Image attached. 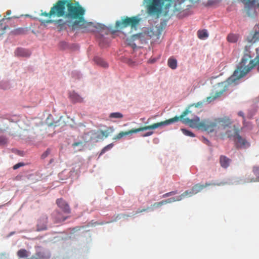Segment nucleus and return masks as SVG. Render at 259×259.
<instances>
[{
    "instance_id": "f257e3e1",
    "label": "nucleus",
    "mask_w": 259,
    "mask_h": 259,
    "mask_svg": "<svg viewBox=\"0 0 259 259\" xmlns=\"http://www.w3.org/2000/svg\"><path fill=\"white\" fill-rule=\"evenodd\" d=\"M250 56L245 55L241 62L237 65L233 74L227 80L221 82L213 87L211 96L207 98V102L210 103L220 97L227 91H232V88L240 82V79L245 76L255 67L259 72V59L255 58L250 60Z\"/></svg>"
},
{
    "instance_id": "f03ea898",
    "label": "nucleus",
    "mask_w": 259,
    "mask_h": 259,
    "mask_svg": "<svg viewBox=\"0 0 259 259\" xmlns=\"http://www.w3.org/2000/svg\"><path fill=\"white\" fill-rule=\"evenodd\" d=\"M84 13L85 10L78 4H74L70 0H67L66 4L65 18H67L68 27L73 30H80L83 32L98 31L106 28L104 24L86 21L83 17Z\"/></svg>"
},
{
    "instance_id": "7ed1b4c3",
    "label": "nucleus",
    "mask_w": 259,
    "mask_h": 259,
    "mask_svg": "<svg viewBox=\"0 0 259 259\" xmlns=\"http://www.w3.org/2000/svg\"><path fill=\"white\" fill-rule=\"evenodd\" d=\"M202 125L205 130L209 133L215 132L229 139L233 138L234 140L239 135L238 130L225 120L221 119L215 122L205 121Z\"/></svg>"
},
{
    "instance_id": "20e7f679",
    "label": "nucleus",
    "mask_w": 259,
    "mask_h": 259,
    "mask_svg": "<svg viewBox=\"0 0 259 259\" xmlns=\"http://www.w3.org/2000/svg\"><path fill=\"white\" fill-rule=\"evenodd\" d=\"M203 103L201 102H199L196 104H194L191 105L188 109L186 110L180 116L181 121L183 123L189 125L190 127L192 128L197 127L200 118L197 116H194V117L191 119L189 118H186V116L189 113L192 112V110H191L190 109L193 107H201L202 106Z\"/></svg>"
},
{
    "instance_id": "39448f33",
    "label": "nucleus",
    "mask_w": 259,
    "mask_h": 259,
    "mask_svg": "<svg viewBox=\"0 0 259 259\" xmlns=\"http://www.w3.org/2000/svg\"><path fill=\"white\" fill-rule=\"evenodd\" d=\"M106 28L100 30L91 31L90 32H97L96 37L98 40L99 46L101 48H104L107 46L109 43V39L105 36L107 35L109 31H111V26H106Z\"/></svg>"
},
{
    "instance_id": "423d86ee",
    "label": "nucleus",
    "mask_w": 259,
    "mask_h": 259,
    "mask_svg": "<svg viewBox=\"0 0 259 259\" xmlns=\"http://www.w3.org/2000/svg\"><path fill=\"white\" fill-rule=\"evenodd\" d=\"M67 0H60L56 5L53 6L50 11V16H63L65 18L66 4Z\"/></svg>"
},
{
    "instance_id": "0eeeda50",
    "label": "nucleus",
    "mask_w": 259,
    "mask_h": 259,
    "mask_svg": "<svg viewBox=\"0 0 259 259\" xmlns=\"http://www.w3.org/2000/svg\"><path fill=\"white\" fill-rule=\"evenodd\" d=\"M180 120L181 121L180 117L176 116L174 118L165 120L163 121L155 123L151 125L146 126L143 127V129L144 131L147 130H153L158 128H161L165 126H167L174 123L177 122Z\"/></svg>"
},
{
    "instance_id": "6e6552de",
    "label": "nucleus",
    "mask_w": 259,
    "mask_h": 259,
    "mask_svg": "<svg viewBox=\"0 0 259 259\" xmlns=\"http://www.w3.org/2000/svg\"><path fill=\"white\" fill-rule=\"evenodd\" d=\"M172 0H153V5L148 8L149 13L151 15L157 14L162 11V8L165 2H171Z\"/></svg>"
},
{
    "instance_id": "1a4fd4ad",
    "label": "nucleus",
    "mask_w": 259,
    "mask_h": 259,
    "mask_svg": "<svg viewBox=\"0 0 259 259\" xmlns=\"http://www.w3.org/2000/svg\"><path fill=\"white\" fill-rule=\"evenodd\" d=\"M34 248L35 253L32 258L49 259L51 257V253L49 249L38 245L35 246Z\"/></svg>"
},
{
    "instance_id": "9d476101",
    "label": "nucleus",
    "mask_w": 259,
    "mask_h": 259,
    "mask_svg": "<svg viewBox=\"0 0 259 259\" xmlns=\"http://www.w3.org/2000/svg\"><path fill=\"white\" fill-rule=\"evenodd\" d=\"M227 185H239L243 184L246 183L255 182L254 178H250L245 177H233L226 179Z\"/></svg>"
},
{
    "instance_id": "9b49d317",
    "label": "nucleus",
    "mask_w": 259,
    "mask_h": 259,
    "mask_svg": "<svg viewBox=\"0 0 259 259\" xmlns=\"http://www.w3.org/2000/svg\"><path fill=\"white\" fill-rule=\"evenodd\" d=\"M244 4L248 16L253 15L255 12V6L256 3L259 6V0H240Z\"/></svg>"
},
{
    "instance_id": "f8f14e48",
    "label": "nucleus",
    "mask_w": 259,
    "mask_h": 259,
    "mask_svg": "<svg viewBox=\"0 0 259 259\" xmlns=\"http://www.w3.org/2000/svg\"><path fill=\"white\" fill-rule=\"evenodd\" d=\"M149 39H152L154 42H158L160 38L161 30L158 27L153 28L152 29L147 31Z\"/></svg>"
},
{
    "instance_id": "ddd939ff",
    "label": "nucleus",
    "mask_w": 259,
    "mask_h": 259,
    "mask_svg": "<svg viewBox=\"0 0 259 259\" xmlns=\"http://www.w3.org/2000/svg\"><path fill=\"white\" fill-rule=\"evenodd\" d=\"M236 147L241 149H247L250 146V143L246 139L242 138L240 134L234 140Z\"/></svg>"
},
{
    "instance_id": "4468645a",
    "label": "nucleus",
    "mask_w": 259,
    "mask_h": 259,
    "mask_svg": "<svg viewBox=\"0 0 259 259\" xmlns=\"http://www.w3.org/2000/svg\"><path fill=\"white\" fill-rule=\"evenodd\" d=\"M132 39L134 41H139L142 44H146L148 43L149 39L147 31L134 34L132 36Z\"/></svg>"
},
{
    "instance_id": "2eb2a0df",
    "label": "nucleus",
    "mask_w": 259,
    "mask_h": 259,
    "mask_svg": "<svg viewBox=\"0 0 259 259\" xmlns=\"http://www.w3.org/2000/svg\"><path fill=\"white\" fill-rule=\"evenodd\" d=\"M48 220V217L46 214H43L40 217L37 224V231H41L47 229Z\"/></svg>"
},
{
    "instance_id": "dca6fc26",
    "label": "nucleus",
    "mask_w": 259,
    "mask_h": 259,
    "mask_svg": "<svg viewBox=\"0 0 259 259\" xmlns=\"http://www.w3.org/2000/svg\"><path fill=\"white\" fill-rule=\"evenodd\" d=\"M56 203L58 206L65 213L69 214L71 212V209L68 203L62 198L57 199Z\"/></svg>"
},
{
    "instance_id": "f3484780",
    "label": "nucleus",
    "mask_w": 259,
    "mask_h": 259,
    "mask_svg": "<svg viewBox=\"0 0 259 259\" xmlns=\"http://www.w3.org/2000/svg\"><path fill=\"white\" fill-rule=\"evenodd\" d=\"M247 40L249 42L255 43L259 40V27L255 26L252 33L247 37Z\"/></svg>"
},
{
    "instance_id": "a211bd4d",
    "label": "nucleus",
    "mask_w": 259,
    "mask_h": 259,
    "mask_svg": "<svg viewBox=\"0 0 259 259\" xmlns=\"http://www.w3.org/2000/svg\"><path fill=\"white\" fill-rule=\"evenodd\" d=\"M69 97L71 102L75 103H81L84 102V99L75 91L70 92Z\"/></svg>"
},
{
    "instance_id": "6ab92c4d",
    "label": "nucleus",
    "mask_w": 259,
    "mask_h": 259,
    "mask_svg": "<svg viewBox=\"0 0 259 259\" xmlns=\"http://www.w3.org/2000/svg\"><path fill=\"white\" fill-rule=\"evenodd\" d=\"M52 217L56 223H61L65 221L67 217H65L63 214L58 210H55L52 213Z\"/></svg>"
},
{
    "instance_id": "aec40b11",
    "label": "nucleus",
    "mask_w": 259,
    "mask_h": 259,
    "mask_svg": "<svg viewBox=\"0 0 259 259\" xmlns=\"http://www.w3.org/2000/svg\"><path fill=\"white\" fill-rule=\"evenodd\" d=\"M16 56L22 57H28L31 55V52L28 50L22 48H18L15 51Z\"/></svg>"
},
{
    "instance_id": "412c9836",
    "label": "nucleus",
    "mask_w": 259,
    "mask_h": 259,
    "mask_svg": "<svg viewBox=\"0 0 259 259\" xmlns=\"http://www.w3.org/2000/svg\"><path fill=\"white\" fill-rule=\"evenodd\" d=\"M128 17L122 18L121 20L116 22V28L117 29H122L130 26V21Z\"/></svg>"
},
{
    "instance_id": "4be33fe9",
    "label": "nucleus",
    "mask_w": 259,
    "mask_h": 259,
    "mask_svg": "<svg viewBox=\"0 0 259 259\" xmlns=\"http://www.w3.org/2000/svg\"><path fill=\"white\" fill-rule=\"evenodd\" d=\"M91 132L92 143H96L103 139L102 131L92 130Z\"/></svg>"
},
{
    "instance_id": "5701e85b",
    "label": "nucleus",
    "mask_w": 259,
    "mask_h": 259,
    "mask_svg": "<svg viewBox=\"0 0 259 259\" xmlns=\"http://www.w3.org/2000/svg\"><path fill=\"white\" fill-rule=\"evenodd\" d=\"M163 203L162 202V200L158 202H155L153 204L151 205V206L149 207H148L147 209H144L141 210H138L136 212V213L142 212L143 211H147V212H151L154 211L155 209H157L159 208H160L161 206L163 205Z\"/></svg>"
},
{
    "instance_id": "b1692460",
    "label": "nucleus",
    "mask_w": 259,
    "mask_h": 259,
    "mask_svg": "<svg viewBox=\"0 0 259 259\" xmlns=\"http://www.w3.org/2000/svg\"><path fill=\"white\" fill-rule=\"evenodd\" d=\"M231 160L224 155H221L220 157L221 166L224 168H227L230 165Z\"/></svg>"
},
{
    "instance_id": "393cba45",
    "label": "nucleus",
    "mask_w": 259,
    "mask_h": 259,
    "mask_svg": "<svg viewBox=\"0 0 259 259\" xmlns=\"http://www.w3.org/2000/svg\"><path fill=\"white\" fill-rule=\"evenodd\" d=\"M94 61L96 64L103 68L108 67V64L101 57L95 56L94 58Z\"/></svg>"
},
{
    "instance_id": "a878e982",
    "label": "nucleus",
    "mask_w": 259,
    "mask_h": 259,
    "mask_svg": "<svg viewBox=\"0 0 259 259\" xmlns=\"http://www.w3.org/2000/svg\"><path fill=\"white\" fill-rule=\"evenodd\" d=\"M124 61L130 66L135 67L138 65L139 64L141 63L142 60L136 58L132 59L131 58H127L125 59Z\"/></svg>"
},
{
    "instance_id": "bb28decb",
    "label": "nucleus",
    "mask_w": 259,
    "mask_h": 259,
    "mask_svg": "<svg viewBox=\"0 0 259 259\" xmlns=\"http://www.w3.org/2000/svg\"><path fill=\"white\" fill-rule=\"evenodd\" d=\"M30 254V252L24 248L19 249L17 252V255L20 258H27Z\"/></svg>"
},
{
    "instance_id": "cd10ccee",
    "label": "nucleus",
    "mask_w": 259,
    "mask_h": 259,
    "mask_svg": "<svg viewBox=\"0 0 259 259\" xmlns=\"http://www.w3.org/2000/svg\"><path fill=\"white\" fill-rule=\"evenodd\" d=\"M128 19L130 20V25L131 26L132 28H136V26L141 20V18L139 15L133 17L132 18H128Z\"/></svg>"
},
{
    "instance_id": "c85d7f7f",
    "label": "nucleus",
    "mask_w": 259,
    "mask_h": 259,
    "mask_svg": "<svg viewBox=\"0 0 259 259\" xmlns=\"http://www.w3.org/2000/svg\"><path fill=\"white\" fill-rule=\"evenodd\" d=\"M205 184L198 183L192 187V190L194 192V194H196L198 193L201 192L204 188H206Z\"/></svg>"
},
{
    "instance_id": "c756f323",
    "label": "nucleus",
    "mask_w": 259,
    "mask_h": 259,
    "mask_svg": "<svg viewBox=\"0 0 259 259\" xmlns=\"http://www.w3.org/2000/svg\"><path fill=\"white\" fill-rule=\"evenodd\" d=\"M227 182L226 181V179L223 180L221 182H217L215 181H212L211 182H208L205 183V186L206 187L209 186H224L226 185H227Z\"/></svg>"
},
{
    "instance_id": "7c9ffc66",
    "label": "nucleus",
    "mask_w": 259,
    "mask_h": 259,
    "mask_svg": "<svg viewBox=\"0 0 259 259\" xmlns=\"http://www.w3.org/2000/svg\"><path fill=\"white\" fill-rule=\"evenodd\" d=\"M194 195L195 194H194V192L192 188L191 190H186L185 192H184L181 195H179V197H180V198H181V201L186 198L190 197Z\"/></svg>"
},
{
    "instance_id": "2f4dec72",
    "label": "nucleus",
    "mask_w": 259,
    "mask_h": 259,
    "mask_svg": "<svg viewBox=\"0 0 259 259\" xmlns=\"http://www.w3.org/2000/svg\"><path fill=\"white\" fill-rule=\"evenodd\" d=\"M180 201L181 198H180L179 195H177L174 197H171L165 200H163L162 202L163 203V204L165 205L167 203H171L176 201Z\"/></svg>"
},
{
    "instance_id": "473e14b6",
    "label": "nucleus",
    "mask_w": 259,
    "mask_h": 259,
    "mask_svg": "<svg viewBox=\"0 0 259 259\" xmlns=\"http://www.w3.org/2000/svg\"><path fill=\"white\" fill-rule=\"evenodd\" d=\"M168 66L172 69H175L177 67V60L173 58H169L167 61Z\"/></svg>"
},
{
    "instance_id": "72a5a7b5",
    "label": "nucleus",
    "mask_w": 259,
    "mask_h": 259,
    "mask_svg": "<svg viewBox=\"0 0 259 259\" xmlns=\"http://www.w3.org/2000/svg\"><path fill=\"white\" fill-rule=\"evenodd\" d=\"M70 44L65 40H61L58 45L59 48L62 50H67L69 49Z\"/></svg>"
},
{
    "instance_id": "f704fd0d",
    "label": "nucleus",
    "mask_w": 259,
    "mask_h": 259,
    "mask_svg": "<svg viewBox=\"0 0 259 259\" xmlns=\"http://www.w3.org/2000/svg\"><path fill=\"white\" fill-rule=\"evenodd\" d=\"M11 88L10 81L7 80L0 81V89L6 90Z\"/></svg>"
},
{
    "instance_id": "c9c22d12",
    "label": "nucleus",
    "mask_w": 259,
    "mask_h": 259,
    "mask_svg": "<svg viewBox=\"0 0 259 259\" xmlns=\"http://www.w3.org/2000/svg\"><path fill=\"white\" fill-rule=\"evenodd\" d=\"M141 131H144L143 129V127L137 128V129H135V130H132L131 131H128V132H123V136L124 137H125V136H131L133 134H136V133H137L141 132Z\"/></svg>"
},
{
    "instance_id": "e433bc0d",
    "label": "nucleus",
    "mask_w": 259,
    "mask_h": 259,
    "mask_svg": "<svg viewBox=\"0 0 259 259\" xmlns=\"http://www.w3.org/2000/svg\"><path fill=\"white\" fill-rule=\"evenodd\" d=\"M198 36L201 39H206L208 36L207 30L206 29L199 30L198 31Z\"/></svg>"
},
{
    "instance_id": "4c0bfd02",
    "label": "nucleus",
    "mask_w": 259,
    "mask_h": 259,
    "mask_svg": "<svg viewBox=\"0 0 259 259\" xmlns=\"http://www.w3.org/2000/svg\"><path fill=\"white\" fill-rule=\"evenodd\" d=\"M253 128V125L252 122L250 121H246L245 120H243V127L242 128H245L247 131H251Z\"/></svg>"
},
{
    "instance_id": "58836bf2",
    "label": "nucleus",
    "mask_w": 259,
    "mask_h": 259,
    "mask_svg": "<svg viewBox=\"0 0 259 259\" xmlns=\"http://www.w3.org/2000/svg\"><path fill=\"white\" fill-rule=\"evenodd\" d=\"M27 31V28L20 27L14 29L12 32L15 35L24 34Z\"/></svg>"
},
{
    "instance_id": "ea45409f",
    "label": "nucleus",
    "mask_w": 259,
    "mask_h": 259,
    "mask_svg": "<svg viewBox=\"0 0 259 259\" xmlns=\"http://www.w3.org/2000/svg\"><path fill=\"white\" fill-rule=\"evenodd\" d=\"M123 117V114L119 112H112L109 114V117L111 119L112 118H116V119H120Z\"/></svg>"
},
{
    "instance_id": "a19ab883",
    "label": "nucleus",
    "mask_w": 259,
    "mask_h": 259,
    "mask_svg": "<svg viewBox=\"0 0 259 259\" xmlns=\"http://www.w3.org/2000/svg\"><path fill=\"white\" fill-rule=\"evenodd\" d=\"M82 139H83L84 142L86 143H88V142L92 143L91 131L88 133H84V134L83 135V136L82 137Z\"/></svg>"
},
{
    "instance_id": "79ce46f5",
    "label": "nucleus",
    "mask_w": 259,
    "mask_h": 259,
    "mask_svg": "<svg viewBox=\"0 0 259 259\" xmlns=\"http://www.w3.org/2000/svg\"><path fill=\"white\" fill-rule=\"evenodd\" d=\"M8 143V138L5 136H0V146H6Z\"/></svg>"
},
{
    "instance_id": "37998d69",
    "label": "nucleus",
    "mask_w": 259,
    "mask_h": 259,
    "mask_svg": "<svg viewBox=\"0 0 259 259\" xmlns=\"http://www.w3.org/2000/svg\"><path fill=\"white\" fill-rule=\"evenodd\" d=\"M114 146L113 143H111L105 147H104L101 151V152L99 154V156H101L102 155L104 154L106 152L111 149Z\"/></svg>"
},
{
    "instance_id": "c03bdc74",
    "label": "nucleus",
    "mask_w": 259,
    "mask_h": 259,
    "mask_svg": "<svg viewBox=\"0 0 259 259\" xmlns=\"http://www.w3.org/2000/svg\"><path fill=\"white\" fill-rule=\"evenodd\" d=\"M114 128L113 127H108L106 130L102 131L103 134V138L105 137H107L109 135L112 133L114 132Z\"/></svg>"
},
{
    "instance_id": "a18cd8bd",
    "label": "nucleus",
    "mask_w": 259,
    "mask_h": 259,
    "mask_svg": "<svg viewBox=\"0 0 259 259\" xmlns=\"http://www.w3.org/2000/svg\"><path fill=\"white\" fill-rule=\"evenodd\" d=\"M181 130L182 131L183 134L186 136L190 137H195V135L190 130H187L186 128H181Z\"/></svg>"
},
{
    "instance_id": "49530a36",
    "label": "nucleus",
    "mask_w": 259,
    "mask_h": 259,
    "mask_svg": "<svg viewBox=\"0 0 259 259\" xmlns=\"http://www.w3.org/2000/svg\"><path fill=\"white\" fill-rule=\"evenodd\" d=\"M252 172L256 178H254L255 182H259V166H254L252 169Z\"/></svg>"
},
{
    "instance_id": "de8ad7c7",
    "label": "nucleus",
    "mask_w": 259,
    "mask_h": 259,
    "mask_svg": "<svg viewBox=\"0 0 259 259\" xmlns=\"http://www.w3.org/2000/svg\"><path fill=\"white\" fill-rule=\"evenodd\" d=\"M71 75L75 79H79L82 77V74L80 72L76 70L72 71Z\"/></svg>"
},
{
    "instance_id": "09e8293b",
    "label": "nucleus",
    "mask_w": 259,
    "mask_h": 259,
    "mask_svg": "<svg viewBox=\"0 0 259 259\" xmlns=\"http://www.w3.org/2000/svg\"><path fill=\"white\" fill-rule=\"evenodd\" d=\"M228 40L230 42H236L237 41V37L236 35L230 34L227 37Z\"/></svg>"
},
{
    "instance_id": "8fccbe9b",
    "label": "nucleus",
    "mask_w": 259,
    "mask_h": 259,
    "mask_svg": "<svg viewBox=\"0 0 259 259\" xmlns=\"http://www.w3.org/2000/svg\"><path fill=\"white\" fill-rule=\"evenodd\" d=\"M72 146L74 147V148H76V147H78V149H81V148L83 147V142L80 140L79 141H75L73 144H72Z\"/></svg>"
},
{
    "instance_id": "3c124183",
    "label": "nucleus",
    "mask_w": 259,
    "mask_h": 259,
    "mask_svg": "<svg viewBox=\"0 0 259 259\" xmlns=\"http://www.w3.org/2000/svg\"><path fill=\"white\" fill-rule=\"evenodd\" d=\"M153 0H144L143 1V4L144 5H147V12H148V13L151 16L149 13V12H148V8L150 6H151V5H153ZM161 12V11L158 13L157 14V15H158V14L160 13ZM155 15H156V14H155ZM153 16H155V15H154Z\"/></svg>"
},
{
    "instance_id": "603ef678",
    "label": "nucleus",
    "mask_w": 259,
    "mask_h": 259,
    "mask_svg": "<svg viewBox=\"0 0 259 259\" xmlns=\"http://www.w3.org/2000/svg\"><path fill=\"white\" fill-rule=\"evenodd\" d=\"M65 20H63L60 19L57 21V24L59 25L62 26V27H64L66 25L68 26V24L67 23V18H64Z\"/></svg>"
},
{
    "instance_id": "864d4df0",
    "label": "nucleus",
    "mask_w": 259,
    "mask_h": 259,
    "mask_svg": "<svg viewBox=\"0 0 259 259\" xmlns=\"http://www.w3.org/2000/svg\"><path fill=\"white\" fill-rule=\"evenodd\" d=\"M52 149L50 148H48L41 155V158L43 159L47 157L51 153Z\"/></svg>"
},
{
    "instance_id": "5fc2aeb1",
    "label": "nucleus",
    "mask_w": 259,
    "mask_h": 259,
    "mask_svg": "<svg viewBox=\"0 0 259 259\" xmlns=\"http://www.w3.org/2000/svg\"><path fill=\"white\" fill-rule=\"evenodd\" d=\"M255 110L253 109L249 110L247 115V117L249 119H251L255 114Z\"/></svg>"
},
{
    "instance_id": "6e6d98bb",
    "label": "nucleus",
    "mask_w": 259,
    "mask_h": 259,
    "mask_svg": "<svg viewBox=\"0 0 259 259\" xmlns=\"http://www.w3.org/2000/svg\"><path fill=\"white\" fill-rule=\"evenodd\" d=\"M79 49V46L76 44H71L69 45V49L72 51H77Z\"/></svg>"
},
{
    "instance_id": "4d7b16f0",
    "label": "nucleus",
    "mask_w": 259,
    "mask_h": 259,
    "mask_svg": "<svg viewBox=\"0 0 259 259\" xmlns=\"http://www.w3.org/2000/svg\"><path fill=\"white\" fill-rule=\"evenodd\" d=\"M8 27V25H3L2 23L0 24V36L4 33L5 30Z\"/></svg>"
},
{
    "instance_id": "13d9d810",
    "label": "nucleus",
    "mask_w": 259,
    "mask_h": 259,
    "mask_svg": "<svg viewBox=\"0 0 259 259\" xmlns=\"http://www.w3.org/2000/svg\"><path fill=\"white\" fill-rule=\"evenodd\" d=\"M25 165V163L24 162H19L17 164H16L15 165H14L13 167V169H17L19 168H20V167H22V166H23Z\"/></svg>"
},
{
    "instance_id": "bf43d9fd",
    "label": "nucleus",
    "mask_w": 259,
    "mask_h": 259,
    "mask_svg": "<svg viewBox=\"0 0 259 259\" xmlns=\"http://www.w3.org/2000/svg\"><path fill=\"white\" fill-rule=\"evenodd\" d=\"M123 137H124L123 134V132H121L119 133L117 136H115L113 138V139L115 140H119L120 139L122 138Z\"/></svg>"
},
{
    "instance_id": "052dcab7",
    "label": "nucleus",
    "mask_w": 259,
    "mask_h": 259,
    "mask_svg": "<svg viewBox=\"0 0 259 259\" xmlns=\"http://www.w3.org/2000/svg\"><path fill=\"white\" fill-rule=\"evenodd\" d=\"M128 44L133 49L134 51L139 48V47H137V45L134 42H128Z\"/></svg>"
},
{
    "instance_id": "680f3d73",
    "label": "nucleus",
    "mask_w": 259,
    "mask_h": 259,
    "mask_svg": "<svg viewBox=\"0 0 259 259\" xmlns=\"http://www.w3.org/2000/svg\"><path fill=\"white\" fill-rule=\"evenodd\" d=\"M153 133H154L153 131H152V130H150L149 131L147 132L145 134L142 135V136L143 137H149V136H150L152 135H153Z\"/></svg>"
},
{
    "instance_id": "e2e57ef3",
    "label": "nucleus",
    "mask_w": 259,
    "mask_h": 259,
    "mask_svg": "<svg viewBox=\"0 0 259 259\" xmlns=\"http://www.w3.org/2000/svg\"><path fill=\"white\" fill-rule=\"evenodd\" d=\"M203 142L208 146L211 145L210 142L205 137H203Z\"/></svg>"
},
{
    "instance_id": "0e129e2a",
    "label": "nucleus",
    "mask_w": 259,
    "mask_h": 259,
    "mask_svg": "<svg viewBox=\"0 0 259 259\" xmlns=\"http://www.w3.org/2000/svg\"><path fill=\"white\" fill-rule=\"evenodd\" d=\"M74 171H75V169H74V168H72V169H71V170H70V171H69V175L68 176H66V177L65 178H64V179H67V178L68 177H71V176L73 175V174L74 172Z\"/></svg>"
},
{
    "instance_id": "69168bd1",
    "label": "nucleus",
    "mask_w": 259,
    "mask_h": 259,
    "mask_svg": "<svg viewBox=\"0 0 259 259\" xmlns=\"http://www.w3.org/2000/svg\"><path fill=\"white\" fill-rule=\"evenodd\" d=\"M238 115L240 116H241L243 118V120H245V116H244V114L243 112H242V111H239L238 113Z\"/></svg>"
},
{
    "instance_id": "338daca9",
    "label": "nucleus",
    "mask_w": 259,
    "mask_h": 259,
    "mask_svg": "<svg viewBox=\"0 0 259 259\" xmlns=\"http://www.w3.org/2000/svg\"><path fill=\"white\" fill-rule=\"evenodd\" d=\"M170 192H167V193H166L165 194H164L162 196V197L163 198H167V197H171V195H170Z\"/></svg>"
},
{
    "instance_id": "774afa93",
    "label": "nucleus",
    "mask_w": 259,
    "mask_h": 259,
    "mask_svg": "<svg viewBox=\"0 0 259 259\" xmlns=\"http://www.w3.org/2000/svg\"><path fill=\"white\" fill-rule=\"evenodd\" d=\"M0 258H1V259H2V258L9 259L8 255L6 254H3L1 255Z\"/></svg>"
}]
</instances>
